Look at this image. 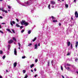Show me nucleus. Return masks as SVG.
Returning a JSON list of instances; mask_svg holds the SVG:
<instances>
[{"label": "nucleus", "instance_id": "nucleus-44", "mask_svg": "<svg viewBox=\"0 0 78 78\" xmlns=\"http://www.w3.org/2000/svg\"><path fill=\"white\" fill-rule=\"evenodd\" d=\"M0 19H3V17L0 16Z\"/></svg>", "mask_w": 78, "mask_h": 78}, {"label": "nucleus", "instance_id": "nucleus-30", "mask_svg": "<svg viewBox=\"0 0 78 78\" xmlns=\"http://www.w3.org/2000/svg\"><path fill=\"white\" fill-rule=\"evenodd\" d=\"M6 57V56L5 55H4L3 57H2V59H5Z\"/></svg>", "mask_w": 78, "mask_h": 78}, {"label": "nucleus", "instance_id": "nucleus-51", "mask_svg": "<svg viewBox=\"0 0 78 78\" xmlns=\"http://www.w3.org/2000/svg\"><path fill=\"white\" fill-rule=\"evenodd\" d=\"M53 62V60H52L51 61V63L52 64Z\"/></svg>", "mask_w": 78, "mask_h": 78}, {"label": "nucleus", "instance_id": "nucleus-37", "mask_svg": "<svg viewBox=\"0 0 78 78\" xmlns=\"http://www.w3.org/2000/svg\"><path fill=\"white\" fill-rule=\"evenodd\" d=\"M35 62H37V59H35Z\"/></svg>", "mask_w": 78, "mask_h": 78}, {"label": "nucleus", "instance_id": "nucleus-16", "mask_svg": "<svg viewBox=\"0 0 78 78\" xmlns=\"http://www.w3.org/2000/svg\"><path fill=\"white\" fill-rule=\"evenodd\" d=\"M55 2L53 1H51V4H55Z\"/></svg>", "mask_w": 78, "mask_h": 78}, {"label": "nucleus", "instance_id": "nucleus-18", "mask_svg": "<svg viewBox=\"0 0 78 78\" xmlns=\"http://www.w3.org/2000/svg\"><path fill=\"white\" fill-rule=\"evenodd\" d=\"M16 26L17 27H20V25H19L18 23L16 24Z\"/></svg>", "mask_w": 78, "mask_h": 78}, {"label": "nucleus", "instance_id": "nucleus-23", "mask_svg": "<svg viewBox=\"0 0 78 78\" xmlns=\"http://www.w3.org/2000/svg\"><path fill=\"white\" fill-rule=\"evenodd\" d=\"M48 8L49 9H50V4H49L48 5Z\"/></svg>", "mask_w": 78, "mask_h": 78}, {"label": "nucleus", "instance_id": "nucleus-60", "mask_svg": "<svg viewBox=\"0 0 78 78\" xmlns=\"http://www.w3.org/2000/svg\"><path fill=\"white\" fill-rule=\"evenodd\" d=\"M6 72H8V70H6Z\"/></svg>", "mask_w": 78, "mask_h": 78}, {"label": "nucleus", "instance_id": "nucleus-50", "mask_svg": "<svg viewBox=\"0 0 78 78\" xmlns=\"http://www.w3.org/2000/svg\"><path fill=\"white\" fill-rule=\"evenodd\" d=\"M71 20H73V17H72L71 18Z\"/></svg>", "mask_w": 78, "mask_h": 78}, {"label": "nucleus", "instance_id": "nucleus-10", "mask_svg": "<svg viewBox=\"0 0 78 78\" xmlns=\"http://www.w3.org/2000/svg\"><path fill=\"white\" fill-rule=\"evenodd\" d=\"M65 67L66 69H67L68 70H70V68L69 67H67V68L66 67V66H65Z\"/></svg>", "mask_w": 78, "mask_h": 78}, {"label": "nucleus", "instance_id": "nucleus-20", "mask_svg": "<svg viewBox=\"0 0 78 78\" xmlns=\"http://www.w3.org/2000/svg\"><path fill=\"white\" fill-rule=\"evenodd\" d=\"M31 30H30L28 31V33L29 34H30V33H31Z\"/></svg>", "mask_w": 78, "mask_h": 78}, {"label": "nucleus", "instance_id": "nucleus-32", "mask_svg": "<svg viewBox=\"0 0 78 78\" xmlns=\"http://www.w3.org/2000/svg\"><path fill=\"white\" fill-rule=\"evenodd\" d=\"M10 24L12 26H13V24L12 23V21H10Z\"/></svg>", "mask_w": 78, "mask_h": 78}, {"label": "nucleus", "instance_id": "nucleus-54", "mask_svg": "<svg viewBox=\"0 0 78 78\" xmlns=\"http://www.w3.org/2000/svg\"><path fill=\"white\" fill-rule=\"evenodd\" d=\"M2 28V26H1V25H0V29Z\"/></svg>", "mask_w": 78, "mask_h": 78}, {"label": "nucleus", "instance_id": "nucleus-59", "mask_svg": "<svg viewBox=\"0 0 78 78\" xmlns=\"http://www.w3.org/2000/svg\"><path fill=\"white\" fill-rule=\"evenodd\" d=\"M62 2H64V0H62Z\"/></svg>", "mask_w": 78, "mask_h": 78}, {"label": "nucleus", "instance_id": "nucleus-7", "mask_svg": "<svg viewBox=\"0 0 78 78\" xmlns=\"http://www.w3.org/2000/svg\"><path fill=\"white\" fill-rule=\"evenodd\" d=\"M78 42L76 41V48H77V47H78Z\"/></svg>", "mask_w": 78, "mask_h": 78}, {"label": "nucleus", "instance_id": "nucleus-38", "mask_svg": "<svg viewBox=\"0 0 78 78\" xmlns=\"http://www.w3.org/2000/svg\"><path fill=\"white\" fill-rule=\"evenodd\" d=\"M24 30H23L21 31V33H22L23 32H24Z\"/></svg>", "mask_w": 78, "mask_h": 78}, {"label": "nucleus", "instance_id": "nucleus-4", "mask_svg": "<svg viewBox=\"0 0 78 78\" xmlns=\"http://www.w3.org/2000/svg\"><path fill=\"white\" fill-rule=\"evenodd\" d=\"M13 42V41L12 40H10L9 41V44H12Z\"/></svg>", "mask_w": 78, "mask_h": 78}, {"label": "nucleus", "instance_id": "nucleus-52", "mask_svg": "<svg viewBox=\"0 0 78 78\" xmlns=\"http://www.w3.org/2000/svg\"><path fill=\"white\" fill-rule=\"evenodd\" d=\"M38 46H39H39H40V43H39L38 44Z\"/></svg>", "mask_w": 78, "mask_h": 78}, {"label": "nucleus", "instance_id": "nucleus-39", "mask_svg": "<svg viewBox=\"0 0 78 78\" xmlns=\"http://www.w3.org/2000/svg\"><path fill=\"white\" fill-rule=\"evenodd\" d=\"M67 66H70V64H67Z\"/></svg>", "mask_w": 78, "mask_h": 78}, {"label": "nucleus", "instance_id": "nucleus-35", "mask_svg": "<svg viewBox=\"0 0 78 78\" xmlns=\"http://www.w3.org/2000/svg\"><path fill=\"white\" fill-rule=\"evenodd\" d=\"M0 33H2V34L4 33L3 31H2V30H0Z\"/></svg>", "mask_w": 78, "mask_h": 78}, {"label": "nucleus", "instance_id": "nucleus-25", "mask_svg": "<svg viewBox=\"0 0 78 78\" xmlns=\"http://www.w3.org/2000/svg\"><path fill=\"white\" fill-rule=\"evenodd\" d=\"M48 66H49V65H50V61H48Z\"/></svg>", "mask_w": 78, "mask_h": 78}, {"label": "nucleus", "instance_id": "nucleus-5", "mask_svg": "<svg viewBox=\"0 0 78 78\" xmlns=\"http://www.w3.org/2000/svg\"><path fill=\"white\" fill-rule=\"evenodd\" d=\"M29 24V23L27 22H25V23H24V24L25 27H27V26H28V25Z\"/></svg>", "mask_w": 78, "mask_h": 78}, {"label": "nucleus", "instance_id": "nucleus-9", "mask_svg": "<svg viewBox=\"0 0 78 78\" xmlns=\"http://www.w3.org/2000/svg\"><path fill=\"white\" fill-rule=\"evenodd\" d=\"M35 49H37V44H36L35 45Z\"/></svg>", "mask_w": 78, "mask_h": 78}, {"label": "nucleus", "instance_id": "nucleus-11", "mask_svg": "<svg viewBox=\"0 0 78 78\" xmlns=\"http://www.w3.org/2000/svg\"><path fill=\"white\" fill-rule=\"evenodd\" d=\"M14 67H16L17 66V62H15L13 64Z\"/></svg>", "mask_w": 78, "mask_h": 78}, {"label": "nucleus", "instance_id": "nucleus-58", "mask_svg": "<svg viewBox=\"0 0 78 78\" xmlns=\"http://www.w3.org/2000/svg\"><path fill=\"white\" fill-rule=\"evenodd\" d=\"M27 4H28V2H27Z\"/></svg>", "mask_w": 78, "mask_h": 78}, {"label": "nucleus", "instance_id": "nucleus-28", "mask_svg": "<svg viewBox=\"0 0 78 78\" xmlns=\"http://www.w3.org/2000/svg\"><path fill=\"white\" fill-rule=\"evenodd\" d=\"M18 44L19 45V47H21V46L20 44V43H18Z\"/></svg>", "mask_w": 78, "mask_h": 78}, {"label": "nucleus", "instance_id": "nucleus-56", "mask_svg": "<svg viewBox=\"0 0 78 78\" xmlns=\"http://www.w3.org/2000/svg\"><path fill=\"white\" fill-rule=\"evenodd\" d=\"M0 78H2V76H0Z\"/></svg>", "mask_w": 78, "mask_h": 78}, {"label": "nucleus", "instance_id": "nucleus-24", "mask_svg": "<svg viewBox=\"0 0 78 78\" xmlns=\"http://www.w3.org/2000/svg\"><path fill=\"white\" fill-rule=\"evenodd\" d=\"M65 6L66 7V8H68V7H69V5H68V4H66L65 5Z\"/></svg>", "mask_w": 78, "mask_h": 78}, {"label": "nucleus", "instance_id": "nucleus-55", "mask_svg": "<svg viewBox=\"0 0 78 78\" xmlns=\"http://www.w3.org/2000/svg\"><path fill=\"white\" fill-rule=\"evenodd\" d=\"M31 72H33V70L31 69Z\"/></svg>", "mask_w": 78, "mask_h": 78}, {"label": "nucleus", "instance_id": "nucleus-45", "mask_svg": "<svg viewBox=\"0 0 78 78\" xmlns=\"http://www.w3.org/2000/svg\"><path fill=\"white\" fill-rule=\"evenodd\" d=\"M59 26H61V23H59Z\"/></svg>", "mask_w": 78, "mask_h": 78}, {"label": "nucleus", "instance_id": "nucleus-14", "mask_svg": "<svg viewBox=\"0 0 78 78\" xmlns=\"http://www.w3.org/2000/svg\"><path fill=\"white\" fill-rule=\"evenodd\" d=\"M34 64H32L31 65H30V68H32L33 67H34Z\"/></svg>", "mask_w": 78, "mask_h": 78}, {"label": "nucleus", "instance_id": "nucleus-21", "mask_svg": "<svg viewBox=\"0 0 78 78\" xmlns=\"http://www.w3.org/2000/svg\"><path fill=\"white\" fill-rule=\"evenodd\" d=\"M71 49H72V48H73V44H71Z\"/></svg>", "mask_w": 78, "mask_h": 78}, {"label": "nucleus", "instance_id": "nucleus-47", "mask_svg": "<svg viewBox=\"0 0 78 78\" xmlns=\"http://www.w3.org/2000/svg\"><path fill=\"white\" fill-rule=\"evenodd\" d=\"M2 25H5V23H2Z\"/></svg>", "mask_w": 78, "mask_h": 78}, {"label": "nucleus", "instance_id": "nucleus-8", "mask_svg": "<svg viewBox=\"0 0 78 78\" xmlns=\"http://www.w3.org/2000/svg\"><path fill=\"white\" fill-rule=\"evenodd\" d=\"M14 54L15 55H17V51H16V49H14Z\"/></svg>", "mask_w": 78, "mask_h": 78}, {"label": "nucleus", "instance_id": "nucleus-40", "mask_svg": "<svg viewBox=\"0 0 78 78\" xmlns=\"http://www.w3.org/2000/svg\"><path fill=\"white\" fill-rule=\"evenodd\" d=\"M12 23L13 24H15V22L14 21H12Z\"/></svg>", "mask_w": 78, "mask_h": 78}, {"label": "nucleus", "instance_id": "nucleus-26", "mask_svg": "<svg viewBox=\"0 0 78 78\" xmlns=\"http://www.w3.org/2000/svg\"><path fill=\"white\" fill-rule=\"evenodd\" d=\"M8 7L9 9H11V8L10 5H8Z\"/></svg>", "mask_w": 78, "mask_h": 78}, {"label": "nucleus", "instance_id": "nucleus-63", "mask_svg": "<svg viewBox=\"0 0 78 78\" xmlns=\"http://www.w3.org/2000/svg\"><path fill=\"white\" fill-rule=\"evenodd\" d=\"M8 11H10V10H8Z\"/></svg>", "mask_w": 78, "mask_h": 78}, {"label": "nucleus", "instance_id": "nucleus-36", "mask_svg": "<svg viewBox=\"0 0 78 78\" xmlns=\"http://www.w3.org/2000/svg\"><path fill=\"white\" fill-rule=\"evenodd\" d=\"M23 28V26H21L20 27V28H21V29H22Z\"/></svg>", "mask_w": 78, "mask_h": 78}, {"label": "nucleus", "instance_id": "nucleus-61", "mask_svg": "<svg viewBox=\"0 0 78 78\" xmlns=\"http://www.w3.org/2000/svg\"><path fill=\"white\" fill-rule=\"evenodd\" d=\"M52 8H54V6H52Z\"/></svg>", "mask_w": 78, "mask_h": 78}, {"label": "nucleus", "instance_id": "nucleus-48", "mask_svg": "<svg viewBox=\"0 0 78 78\" xmlns=\"http://www.w3.org/2000/svg\"><path fill=\"white\" fill-rule=\"evenodd\" d=\"M10 45H8V48H10Z\"/></svg>", "mask_w": 78, "mask_h": 78}, {"label": "nucleus", "instance_id": "nucleus-34", "mask_svg": "<svg viewBox=\"0 0 78 78\" xmlns=\"http://www.w3.org/2000/svg\"><path fill=\"white\" fill-rule=\"evenodd\" d=\"M32 45V44L31 43H30L28 45V46H30V45Z\"/></svg>", "mask_w": 78, "mask_h": 78}, {"label": "nucleus", "instance_id": "nucleus-12", "mask_svg": "<svg viewBox=\"0 0 78 78\" xmlns=\"http://www.w3.org/2000/svg\"><path fill=\"white\" fill-rule=\"evenodd\" d=\"M36 39H37V38L36 37H35L33 40L32 41H33V42H34V41H35L36 40Z\"/></svg>", "mask_w": 78, "mask_h": 78}, {"label": "nucleus", "instance_id": "nucleus-64", "mask_svg": "<svg viewBox=\"0 0 78 78\" xmlns=\"http://www.w3.org/2000/svg\"><path fill=\"white\" fill-rule=\"evenodd\" d=\"M19 50H20V47H19Z\"/></svg>", "mask_w": 78, "mask_h": 78}, {"label": "nucleus", "instance_id": "nucleus-62", "mask_svg": "<svg viewBox=\"0 0 78 78\" xmlns=\"http://www.w3.org/2000/svg\"><path fill=\"white\" fill-rule=\"evenodd\" d=\"M77 60H78V59H75V61H77Z\"/></svg>", "mask_w": 78, "mask_h": 78}, {"label": "nucleus", "instance_id": "nucleus-27", "mask_svg": "<svg viewBox=\"0 0 78 78\" xmlns=\"http://www.w3.org/2000/svg\"><path fill=\"white\" fill-rule=\"evenodd\" d=\"M23 73H25L26 72V70H23Z\"/></svg>", "mask_w": 78, "mask_h": 78}, {"label": "nucleus", "instance_id": "nucleus-53", "mask_svg": "<svg viewBox=\"0 0 78 78\" xmlns=\"http://www.w3.org/2000/svg\"><path fill=\"white\" fill-rule=\"evenodd\" d=\"M62 76V77L63 78H65L64 77V76Z\"/></svg>", "mask_w": 78, "mask_h": 78}, {"label": "nucleus", "instance_id": "nucleus-1", "mask_svg": "<svg viewBox=\"0 0 78 78\" xmlns=\"http://www.w3.org/2000/svg\"><path fill=\"white\" fill-rule=\"evenodd\" d=\"M25 22V21L24 20H22V21L20 23L22 25H24Z\"/></svg>", "mask_w": 78, "mask_h": 78}, {"label": "nucleus", "instance_id": "nucleus-17", "mask_svg": "<svg viewBox=\"0 0 78 78\" xmlns=\"http://www.w3.org/2000/svg\"><path fill=\"white\" fill-rule=\"evenodd\" d=\"M51 17L52 19L55 20L56 19V18L55 17H54V16H51Z\"/></svg>", "mask_w": 78, "mask_h": 78}, {"label": "nucleus", "instance_id": "nucleus-13", "mask_svg": "<svg viewBox=\"0 0 78 78\" xmlns=\"http://www.w3.org/2000/svg\"><path fill=\"white\" fill-rule=\"evenodd\" d=\"M6 30L10 32V33H11V31L10 30V29H7Z\"/></svg>", "mask_w": 78, "mask_h": 78}, {"label": "nucleus", "instance_id": "nucleus-49", "mask_svg": "<svg viewBox=\"0 0 78 78\" xmlns=\"http://www.w3.org/2000/svg\"><path fill=\"white\" fill-rule=\"evenodd\" d=\"M37 76V74L35 75L34 76V77H36V76Z\"/></svg>", "mask_w": 78, "mask_h": 78}, {"label": "nucleus", "instance_id": "nucleus-57", "mask_svg": "<svg viewBox=\"0 0 78 78\" xmlns=\"http://www.w3.org/2000/svg\"><path fill=\"white\" fill-rule=\"evenodd\" d=\"M74 2H76V0H74Z\"/></svg>", "mask_w": 78, "mask_h": 78}, {"label": "nucleus", "instance_id": "nucleus-46", "mask_svg": "<svg viewBox=\"0 0 78 78\" xmlns=\"http://www.w3.org/2000/svg\"><path fill=\"white\" fill-rule=\"evenodd\" d=\"M34 70L35 72H36V68H34Z\"/></svg>", "mask_w": 78, "mask_h": 78}, {"label": "nucleus", "instance_id": "nucleus-3", "mask_svg": "<svg viewBox=\"0 0 78 78\" xmlns=\"http://www.w3.org/2000/svg\"><path fill=\"white\" fill-rule=\"evenodd\" d=\"M1 10L2 11H3V12H5V13H8V12H7V11L6 10H4L3 9H1Z\"/></svg>", "mask_w": 78, "mask_h": 78}, {"label": "nucleus", "instance_id": "nucleus-42", "mask_svg": "<svg viewBox=\"0 0 78 78\" xmlns=\"http://www.w3.org/2000/svg\"><path fill=\"white\" fill-rule=\"evenodd\" d=\"M16 20H17V22H19V20H18V19H16Z\"/></svg>", "mask_w": 78, "mask_h": 78}, {"label": "nucleus", "instance_id": "nucleus-41", "mask_svg": "<svg viewBox=\"0 0 78 78\" xmlns=\"http://www.w3.org/2000/svg\"><path fill=\"white\" fill-rule=\"evenodd\" d=\"M70 55V53H68L67 54V56H69V55Z\"/></svg>", "mask_w": 78, "mask_h": 78}, {"label": "nucleus", "instance_id": "nucleus-2", "mask_svg": "<svg viewBox=\"0 0 78 78\" xmlns=\"http://www.w3.org/2000/svg\"><path fill=\"white\" fill-rule=\"evenodd\" d=\"M75 17L76 18H78V12H77V11L75 12Z\"/></svg>", "mask_w": 78, "mask_h": 78}, {"label": "nucleus", "instance_id": "nucleus-29", "mask_svg": "<svg viewBox=\"0 0 78 78\" xmlns=\"http://www.w3.org/2000/svg\"><path fill=\"white\" fill-rule=\"evenodd\" d=\"M28 78V76H27V74L26 75V76L24 78Z\"/></svg>", "mask_w": 78, "mask_h": 78}, {"label": "nucleus", "instance_id": "nucleus-22", "mask_svg": "<svg viewBox=\"0 0 78 78\" xmlns=\"http://www.w3.org/2000/svg\"><path fill=\"white\" fill-rule=\"evenodd\" d=\"M3 54V51L2 50H0V54L2 55Z\"/></svg>", "mask_w": 78, "mask_h": 78}, {"label": "nucleus", "instance_id": "nucleus-15", "mask_svg": "<svg viewBox=\"0 0 78 78\" xmlns=\"http://www.w3.org/2000/svg\"><path fill=\"white\" fill-rule=\"evenodd\" d=\"M12 39H13V40H14V41H15V42H16V38H15V37H13Z\"/></svg>", "mask_w": 78, "mask_h": 78}, {"label": "nucleus", "instance_id": "nucleus-43", "mask_svg": "<svg viewBox=\"0 0 78 78\" xmlns=\"http://www.w3.org/2000/svg\"><path fill=\"white\" fill-rule=\"evenodd\" d=\"M61 69L62 70H63V68L62 67V66H61Z\"/></svg>", "mask_w": 78, "mask_h": 78}, {"label": "nucleus", "instance_id": "nucleus-33", "mask_svg": "<svg viewBox=\"0 0 78 78\" xmlns=\"http://www.w3.org/2000/svg\"><path fill=\"white\" fill-rule=\"evenodd\" d=\"M26 57L25 56H23L22 57V59H25V58Z\"/></svg>", "mask_w": 78, "mask_h": 78}, {"label": "nucleus", "instance_id": "nucleus-6", "mask_svg": "<svg viewBox=\"0 0 78 78\" xmlns=\"http://www.w3.org/2000/svg\"><path fill=\"white\" fill-rule=\"evenodd\" d=\"M70 45V41H68L67 42V46L68 47H69Z\"/></svg>", "mask_w": 78, "mask_h": 78}, {"label": "nucleus", "instance_id": "nucleus-31", "mask_svg": "<svg viewBox=\"0 0 78 78\" xmlns=\"http://www.w3.org/2000/svg\"><path fill=\"white\" fill-rule=\"evenodd\" d=\"M12 30L13 33H14V34L15 33V31H14V30L12 29Z\"/></svg>", "mask_w": 78, "mask_h": 78}, {"label": "nucleus", "instance_id": "nucleus-19", "mask_svg": "<svg viewBox=\"0 0 78 78\" xmlns=\"http://www.w3.org/2000/svg\"><path fill=\"white\" fill-rule=\"evenodd\" d=\"M52 22H54V23H55V22H58V21H57V20H53Z\"/></svg>", "mask_w": 78, "mask_h": 78}]
</instances>
